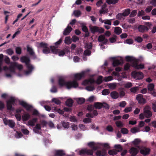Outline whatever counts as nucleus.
I'll return each instance as SVG.
<instances>
[{
	"mask_svg": "<svg viewBox=\"0 0 156 156\" xmlns=\"http://www.w3.org/2000/svg\"><path fill=\"white\" fill-rule=\"evenodd\" d=\"M58 84L60 87L66 86V88L69 89L72 88H76L78 86V83L76 80L66 81L62 78H60L58 80Z\"/></svg>",
	"mask_w": 156,
	"mask_h": 156,
	"instance_id": "1",
	"label": "nucleus"
},
{
	"mask_svg": "<svg viewBox=\"0 0 156 156\" xmlns=\"http://www.w3.org/2000/svg\"><path fill=\"white\" fill-rule=\"evenodd\" d=\"M88 145L92 148V149H88L87 148L82 149L80 151V154H86L87 155H92L93 154L94 151L96 150L98 148V146L95 145L94 142H89L88 143Z\"/></svg>",
	"mask_w": 156,
	"mask_h": 156,
	"instance_id": "2",
	"label": "nucleus"
},
{
	"mask_svg": "<svg viewBox=\"0 0 156 156\" xmlns=\"http://www.w3.org/2000/svg\"><path fill=\"white\" fill-rule=\"evenodd\" d=\"M51 52L54 54H58L59 56H63L65 55L66 52H69V50L66 48L64 50L60 51L59 49H58V47H56L54 46H51L50 47Z\"/></svg>",
	"mask_w": 156,
	"mask_h": 156,
	"instance_id": "3",
	"label": "nucleus"
},
{
	"mask_svg": "<svg viewBox=\"0 0 156 156\" xmlns=\"http://www.w3.org/2000/svg\"><path fill=\"white\" fill-rule=\"evenodd\" d=\"M16 101V99L12 97H11L9 100L6 101V107L8 110L13 111L14 108L12 107V105H14Z\"/></svg>",
	"mask_w": 156,
	"mask_h": 156,
	"instance_id": "4",
	"label": "nucleus"
},
{
	"mask_svg": "<svg viewBox=\"0 0 156 156\" xmlns=\"http://www.w3.org/2000/svg\"><path fill=\"white\" fill-rule=\"evenodd\" d=\"M48 44H47L44 43V42H41L39 44V47L40 48H42L43 52L44 54H48L50 52V49L48 47Z\"/></svg>",
	"mask_w": 156,
	"mask_h": 156,
	"instance_id": "5",
	"label": "nucleus"
},
{
	"mask_svg": "<svg viewBox=\"0 0 156 156\" xmlns=\"http://www.w3.org/2000/svg\"><path fill=\"white\" fill-rule=\"evenodd\" d=\"M114 147L116 149H119V150L118 151L114 149L109 150L108 151V153L110 155H116L117 154L118 152L122 150V148L120 145H115Z\"/></svg>",
	"mask_w": 156,
	"mask_h": 156,
	"instance_id": "6",
	"label": "nucleus"
},
{
	"mask_svg": "<svg viewBox=\"0 0 156 156\" xmlns=\"http://www.w3.org/2000/svg\"><path fill=\"white\" fill-rule=\"evenodd\" d=\"M91 32L93 34H95L96 32H98L100 34L102 33L104 31V30L102 28H99L97 26H94L90 27Z\"/></svg>",
	"mask_w": 156,
	"mask_h": 156,
	"instance_id": "7",
	"label": "nucleus"
},
{
	"mask_svg": "<svg viewBox=\"0 0 156 156\" xmlns=\"http://www.w3.org/2000/svg\"><path fill=\"white\" fill-rule=\"evenodd\" d=\"M132 76L136 80H141L144 77L143 74L142 72L133 71L131 73Z\"/></svg>",
	"mask_w": 156,
	"mask_h": 156,
	"instance_id": "8",
	"label": "nucleus"
},
{
	"mask_svg": "<svg viewBox=\"0 0 156 156\" xmlns=\"http://www.w3.org/2000/svg\"><path fill=\"white\" fill-rule=\"evenodd\" d=\"M89 71V70H87L85 71H82L80 73H76L74 75V77L75 79V80H80L82 78H84L86 73Z\"/></svg>",
	"mask_w": 156,
	"mask_h": 156,
	"instance_id": "9",
	"label": "nucleus"
},
{
	"mask_svg": "<svg viewBox=\"0 0 156 156\" xmlns=\"http://www.w3.org/2000/svg\"><path fill=\"white\" fill-rule=\"evenodd\" d=\"M136 99L139 104H144L146 102V100L143 98V96L141 94L136 95Z\"/></svg>",
	"mask_w": 156,
	"mask_h": 156,
	"instance_id": "10",
	"label": "nucleus"
},
{
	"mask_svg": "<svg viewBox=\"0 0 156 156\" xmlns=\"http://www.w3.org/2000/svg\"><path fill=\"white\" fill-rule=\"evenodd\" d=\"M27 51L29 53L30 55L33 57L34 59H36L37 58V57L33 49L31 47H30L28 45L27 46Z\"/></svg>",
	"mask_w": 156,
	"mask_h": 156,
	"instance_id": "11",
	"label": "nucleus"
},
{
	"mask_svg": "<svg viewBox=\"0 0 156 156\" xmlns=\"http://www.w3.org/2000/svg\"><path fill=\"white\" fill-rule=\"evenodd\" d=\"M19 104L25 108L27 111L30 110L33 107L32 105L28 104L24 101H19Z\"/></svg>",
	"mask_w": 156,
	"mask_h": 156,
	"instance_id": "12",
	"label": "nucleus"
},
{
	"mask_svg": "<svg viewBox=\"0 0 156 156\" xmlns=\"http://www.w3.org/2000/svg\"><path fill=\"white\" fill-rule=\"evenodd\" d=\"M106 154V150L105 148L101 150H98L95 153L96 156H105Z\"/></svg>",
	"mask_w": 156,
	"mask_h": 156,
	"instance_id": "13",
	"label": "nucleus"
},
{
	"mask_svg": "<svg viewBox=\"0 0 156 156\" xmlns=\"http://www.w3.org/2000/svg\"><path fill=\"white\" fill-rule=\"evenodd\" d=\"M138 31L141 33H144L149 30V28L145 25H140L137 27Z\"/></svg>",
	"mask_w": 156,
	"mask_h": 156,
	"instance_id": "14",
	"label": "nucleus"
},
{
	"mask_svg": "<svg viewBox=\"0 0 156 156\" xmlns=\"http://www.w3.org/2000/svg\"><path fill=\"white\" fill-rule=\"evenodd\" d=\"M20 60L22 63H25V65H28V63L30 62V58L26 56H23L21 57L20 58Z\"/></svg>",
	"mask_w": 156,
	"mask_h": 156,
	"instance_id": "15",
	"label": "nucleus"
},
{
	"mask_svg": "<svg viewBox=\"0 0 156 156\" xmlns=\"http://www.w3.org/2000/svg\"><path fill=\"white\" fill-rule=\"evenodd\" d=\"M150 151V149L144 147L140 151V153L143 155L146 156L149 154Z\"/></svg>",
	"mask_w": 156,
	"mask_h": 156,
	"instance_id": "16",
	"label": "nucleus"
},
{
	"mask_svg": "<svg viewBox=\"0 0 156 156\" xmlns=\"http://www.w3.org/2000/svg\"><path fill=\"white\" fill-rule=\"evenodd\" d=\"M4 123L5 125H8L11 128H13L15 125V122L12 120H4Z\"/></svg>",
	"mask_w": 156,
	"mask_h": 156,
	"instance_id": "17",
	"label": "nucleus"
},
{
	"mask_svg": "<svg viewBox=\"0 0 156 156\" xmlns=\"http://www.w3.org/2000/svg\"><path fill=\"white\" fill-rule=\"evenodd\" d=\"M26 65L28 70L26 71L25 73L26 74L28 75L32 72L33 70L34 69V67L30 64V62L28 63V65Z\"/></svg>",
	"mask_w": 156,
	"mask_h": 156,
	"instance_id": "18",
	"label": "nucleus"
},
{
	"mask_svg": "<svg viewBox=\"0 0 156 156\" xmlns=\"http://www.w3.org/2000/svg\"><path fill=\"white\" fill-rule=\"evenodd\" d=\"M144 113L146 118H149L152 116V113L151 112L150 110L146 109L145 108H144Z\"/></svg>",
	"mask_w": 156,
	"mask_h": 156,
	"instance_id": "19",
	"label": "nucleus"
},
{
	"mask_svg": "<svg viewBox=\"0 0 156 156\" xmlns=\"http://www.w3.org/2000/svg\"><path fill=\"white\" fill-rule=\"evenodd\" d=\"M129 152L132 156H135L138 153L139 151L136 148L132 147L130 149Z\"/></svg>",
	"mask_w": 156,
	"mask_h": 156,
	"instance_id": "20",
	"label": "nucleus"
},
{
	"mask_svg": "<svg viewBox=\"0 0 156 156\" xmlns=\"http://www.w3.org/2000/svg\"><path fill=\"white\" fill-rule=\"evenodd\" d=\"M123 63V60L122 59H115L113 62L112 65L113 67H116Z\"/></svg>",
	"mask_w": 156,
	"mask_h": 156,
	"instance_id": "21",
	"label": "nucleus"
},
{
	"mask_svg": "<svg viewBox=\"0 0 156 156\" xmlns=\"http://www.w3.org/2000/svg\"><path fill=\"white\" fill-rule=\"evenodd\" d=\"M72 28L70 26H68L63 32V35H69L72 31Z\"/></svg>",
	"mask_w": 156,
	"mask_h": 156,
	"instance_id": "22",
	"label": "nucleus"
},
{
	"mask_svg": "<svg viewBox=\"0 0 156 156\" xmlns=\"http://www.w3.org/2000/svg\"><path fill=\"white\" fill-rule=\"evenodd\" d=\"M110 96L112 99H116L119 98V95L117 92L115 91H114L110 93Z\"/></svg>",
	"mask_w": 156,
	"mask_h": 156,
	"instance_id": "23",
	"label": "nucleus"
},
{
	"mask_svg": "<svg viewBox=\"0 0 156 156\" xmlns=\"http://www.w3.org/2000/svg\"><path fill=\"white\" fill-rule=\"evenodd\" d=\"M95 81L94 79H90L89 80H86L83 81V84L86 85L90 83L91 84H92L95 83Z\"/></svg>",
	"mask_w": 156,
	"mask_h": 156,
	"instance_id": "24",
	"label": "nucleus"
},
{
	"mask_svg": "<svg viewBox=\"0 0 156 156\" xmlns=\"http://www.w3.org/2000/svg\"><path fill=\"white\" fill-rule=\"evenodd\" d=\"M65 154V153L63 150H59L56 151L54 156H64Z\"/></svg>",
	"mask_w": 156,
	"mask_h": 156,
	"instance_id": "25",
	"label": "nucleus"
},
{
	"mask_svg": "<svg viewBox=\"0 0 156 156\" xmlns=\"http://www.w3.org/2000/svg\"><path fill=\"white\" fill-rule=\"evenodd\" d=\"M22 120L23 122L27 121L30 118V115L28 113H25L22 116Z\"/></svg>",
	"mask_w": 156,
	"mask_h": 156,
	"instance_id": "26",
	"label": "nucleus"
},
{
	"mask_svg": "<svg viewBox=\"0 0 156 156\" xmlns=\"http://www.w3.org/2000/svg\"><path fill=\"white\" fill-rule=\"evenodd\" d=\"M53 112H57L60 114L63 115L64 114V111L61 110L60 108L57 109L56 107H52Z\"/></svg>",
	"mask_w": 156,
	"mask_h": 156,
	"instance_id": "27",
	"label": "nucleus"
},
{
	"mask_svg": "<svg viewBox=\"0 0 156 156\" xmlns=\"http://www.w3.org/2000/svg\"><path fill=\"white\" fill-rule=\"evenodd\" d=\"M73 101L71 99H68L65 102L66 105L69 107H71L73 105Z\"/></svg>",
	"mask_w": 156,
	"mask_h": 156,
	"instance_id": "28",
	"label": "nucleus"
},
{
	"mask_svg": "<svg viewBox=\"0 0 156 156\" xmlns=\"http://www.w3.org/2000/svg\"><path fill=\"white\" fill-rule=\"evenodd\" d=\"M15 67L14 66L13 62L11 63V65L9 67V70L11 73H15Z\"/></svg>",
	"mask_w": 156,
	"mask_h": 156,
	"instance_id": "29",
	"label": "nucleus"
},
{
	"mask_svg": "<svg viewBox=\"0 0 156 156\" xmlns=\"http://www.w3.org/2000/svg\"><path fill=\"white\" fill-rule=\"evenodd\" d=\"M132 62V66L133 67L136 69V68L137 67V66L139 63L138 61L134 58L133 59V60Z\"/></svg>",
	"mask_w": 156,
	"mask_h": 156,
	"instance_id": "30",
	"label": "nucleus"
},
{
	"mask_svg": "<svg viewBox=\"0 0 156 156\" xmlns=\"http://www.w3.org/2000/svg\"><path fill=\"white\" fill-rule=\"evenodd\" d=\"M102 103L99 102H95L94 104V107L96 109H100L102 108Z\"/></svg>",
	"mask_w": 156,
	"mask_h": 156,
	"instance_id": "31",
	"label": "nucleus"
},
{
	"mask_svg": "<svg viewBox=\"0 0 156 156\" xmlns=\"http://www.w3.org/2000/svg\"><path fill=\"white\" fill-rule=\"evenodd\" d=\"M122 32V29L119 27H115L114 30V32L117 34L119 35Z\"/></svg>",
	"mask_w": 156,
	"mask_h": 156,
	"instance_id": "32",
	"label": "nucleus"
},
{
	"mask_svg": "<svg viewBox=\"0 0 156 156\" xmlns=\"http://www.w3.org/2000/svg\"><path fill=\"white\" fill-rule=\"evenodd\" d=\"M14 66L15 68H17L19 70H21L23 69V66L21 64H19L16 62H13Z\"/></svg>",
	"mask_w": 156,
	"mask_h": 156,
	"instance_id": "33",
	"label": "nucleus"
},
{
	"mask_svg": "<svg viewBox=\"0 0 156 156\" xmlns=\"http://www.w3.org/2000/svg\"><path fill=\"white\" fill-rule=\"evenodd\" d=\"M106 39H107L105 38V37L104 35H101L98 37V42H103L105 41Z\"/></svg>",
	"mask_w": 156,
	"mask_h": 156,
	"instance_id": "34",
	"label": "nucleus"
},
{
	"mask_svg": "<svg viewBox=\"0 0 156 156\" xmlns=\"http://www.w3.org/2000/svg\"><path fill=\"white\" fill-rule=\"evenodd\" d=\"M122 13H123L124 16H126L130 13V10L129 9H125Z\"/></svg>",
	"mask_w": 156,
	"mask_h": 156,
	"instance_id": "35",
	"label": "nucleus"
},
{
	"mask_svg": "<svg viewBox=\"0 0 156 156\" xmlns=\"http://www.w3.org/2000/svg\"><path fill=\"white\" fill-rule=\"evenodd\" d=\"M64 42L65 44H70L72 42L70 37H66L65 38Z\"/></svg>",
	"mask_w": 156,
	"mask_h": 156,
	"instance_id": "36",
	"label": "nucleus"
},
{
	"mask_svg": "<svg viewBox=\"0 0 156 156\" xmlns=\"http://www.w3.org/2000/svg\"><path fill=\"white\" fill-rule=\"evenodd\" d=\"M141 142V140L140 139L137 138L134 139V141L133 142V143L136 146L139 145Z\"/></svg>",
	"mask_w": 156,
	"mask_h": 156,
	"instance_id": "37",
	"label": "nucleus"
},
{
	"mask_svg": "<svg viewBox=\"0 0 156 156\" xmlns=\"http://www.w3.org/2000/svg\"><path fill=\"white\" fill-rule=\"evenodd\" d=\"M106 2L108 4H115L118 2V0H106Z\"/></svg>",
	"mask_w": 156,
	"mask_h": 156,
	"instance_id": "38",
	"label": "nucleus"
},
{
	"mask_svg": "<svg viewBox=\"0 0 156 156\" xmlns=\"http://www.w3.org/2000/svg\"><path fill=\"white\" fill-rule=\"evenodd\" d=\"M154 87V85L153 83H150L147 86V88L148 90L150 91H152Z\"/></svg>",
	"mask_w": 156,
	"mask_h": 156,
	"instance_id": "39",
	"label": "nucleus"
},
{
	"mask_svg": "<svg viewBox=\"0 0 156 156\" xmlns=\"http://www.w3.org/2000/svg\"><path fill=\"white\" fill-rule=\"evenodd\" d=\"M131 132L133 133H135L137 132H140V130L139 129H138L137 127H134L132 128L131 129Z\"/></svg>",
	"mask_w": 156,
	"mask_h": 156,
	"instance_id": "40",
	"label": "nucleus"
},
{
	"mask_svg": "<svg viewBox=\"0 0 156 156\" xmlns=\"http://www.w3.org/2000/svg\"><path fill=\"white\" fill-rule=\"evenodd\" d=\"M138 90L139 88L138 87H133L130 89L131 92L133 93H136Z\"/></svg>",
	"mask_w": 156,
	"mask_h": 156,
	"instance_id": "41",
	"label": "nucleus"
},
{
	"mask_svg": "<svg viewBox=\"0 0 156 156\" xmlns=\"http://www.w3.org/2000/svg\"><path fill=\"white\" fill-rule=\"evenodd\" d=\"M124 17V16L123 13H119L116 16V19L120 20L122 19Z\"/></svg>",
	"mask_w": 156,
	"mask_h": 156,
	"instance_id": "42",
	"label": "nucleus"
},
{
	"mask_svg": "<svg viewBox=\"0 0 156 156\" xmlns=\"http://www.w3.org/2000/svg\"><path fill=\"white\" fill-rule=\"evenodd\" d=\"M52 101L57 105H59L61 103L60 101L56 98H53L52 99Z\"/></svg>",
	"mask_w": 156,
	"mask_h": 156,
	"instance_id": "43",
	"label": "nucleus"
},
{
	"mask_svg": "<svg viewBox=\"0 0 156 156\" xmlns=\"http://www.w3.org/2000/svg\"><path fill=\"white\" fill-rule=\"evenodd\" d=\"M115 124L119 128H121L123 126V125L121 121H117L115 122Z\"/></svg>",
	"mask_w": 156,
	"mask_h": 156,
	"instance_id": "44",
	"label": "nucleus"
},
{
	"mask_svg": "<svg viewBox=\"0 0 156 156\" xmlns=\"http://www.w3.org/2000/svg\"><path fill=\"white\" fill-rule=\"evenodd\" d=\"M111 20H103V21H101V22L102 23H104L105 24H108V25H111Z\"/></svg>",
	"mask_w": 156,
	"mask_h": 156,
	"instance_id": "45",
	"label": "nucleus"
},
{
	"mask_svg": "<svg viewBox=\"0 0 156 156\" xmlns=\"http://www.w3.org/2000/svg\"><path fill=\"white\" fill-rule=\"evenodd\" d=\"M86 89L88 91H91L94 90L95 88L94 86L90 85L87 86Z\"/></svg>",
	"mask_w": 156,
	"mask_h": 156,
	"instance_id": "46",
	"label": "nucleus"
},
{
	"mask_svg": "<svg viewBox=\"0 0 156 156\" xmlns=\"http://www.w3.org/2000/svg\"><path fill=\"white\" fill-rule=\"evenodd\" d=\"M85 101V100L83 98H79L78 99L77 102L79 104H81L84 103Z\"/></svg>",
	"mask_w": 156,
	"mask_h": 156,
	"instance_id": "47",
	"label": "nucleus"
},
{
	"mask_svg": "<svg viewBox=\"0 0 156 156\" xmlns=\"http://www.w3.org/2000/svg\"><path fill=\"white\" fill-rule=\"evenodd\" d=\"M102 77L101 76H99L97 78L96 81V83L98 84H99L101 83L102 82Z\"/></svg>",
	"mask_w": 156,
	"mask_h": 156,
	"instance_id": "48",
	"label": "nucleus"
},
{
	"mask_svg": "<svg viewBox=\"0 0 156 156\" xmlns=\"http://www.w3.org/2000/svg\"><path fill=\"white\" fill-rule=\"evenodd\" d=\"M121 132L123 134H127L128 133V130L125 128H122L121 130Z\"/></svg>",
	"mask_w": 156,
	"mask_h": 156,
	"instance_id": "49",
	"label": "nucleus"
},
{
	"mask_svg": "<svg viewBox=\"0 0 156 156\" xmlns=\"http://www.w3.org/2000/svg\"><path fill=\"white\" fill-rule=\"evenodd\" d=\"M137 13V11L136 10H133L129 15L130 17H134L136 14Z\"/></svg>",
	"mask_w": 156,
	"mask_h": 156,
	"instance_id": "50",
	"label": "nucleus"
},
{
	"mask_svg": "<svg viewBox=\"0 0 156 156\" xmlns=\"http://www.w3.org/2000/svg\"><path fill=\"white\" fill-rule=\"evenodd\" d=\"M110 92L108 89H105L102 91V94L104 95H106L108 94Z\"/></svg>",
	"mask_w": 156,
	"mask_h": 156,
	"instance_id": "51",
	"label": "nucleus"
},
{
	"mask_svg": "<svg viewBox=\"0 0 156 156\" xmlns=\"http://www.w3.org/2000/svg\"><path fill=\"white\" fill-rule=\"evenodd\" d=\"M92 47V43L91 42L87 43L86 44L85 47L88 49H91Z\"/></svg>",
	"mask_w": 156,
	"mask_h": 156,
	"instance_id": "52",
	"label": "nucleus"
},
{
	"mask_svg": "<svg viewBox=\"0 0 156 156\" xmlns=\"http://www.w3.org/2000/svg\"><path fill=\"white\" fill-rule=\"evenodd\" d=\"M16 52L17 54L20 55L22 52V49L20 47H17L16 48Z\"/></svg>",
	"mask_w": 156,
	"mask_h": 156,
	"instance_id": "53",
	"label": "nucleus"
},
{
	"mask_svg": "<svg viewBox=\"0 0 156 156\" xmlns=\"http://www.w3.org/2000/svg\"><path fill=\"white\" fill-rule=\"evenodd\" d=\"M10 12L7 11H4V14L5 15H6V16L5 17V23L6 24L7 22V20H8V18L9 17V15H7L6 14L7 13H9Z\"/></svg>",
	"mask_w": 156,
	"mask_h": 156,
	"instance_id": "54",
	"label": "nucleus"
},
{
	"mask_svg": "<svg viewBox=\"0 0 156 156\" xmlns=\"http://www.w3.org/2000/svg\"><path fill=\"white\" fill-rule=\"evenodd\" d=\"M74 14L75 16L78 17L81 15V13L80 11L75 10L74 11Z\"/></svg>",
	"mask_w": 156,
	"mask_h": 156,
	"instance_id": "55",
	"label": "nucleus"
},
{
	"mask_svg": "<svg viewBox=\"0 0 156 156\" xmlns=\"http://www.w3.org/2000/svg\"><path fill=\"white\" fill-rule=\"evenodd\" d=\"M6 53L9 55H12L14 53L13 51L11 48H9L6 50Z\"/></svg>",
	"mask_w": 156,
	"mask_h": 156,
	"instance_id": "56",
	"label": "nucleus"
},
{
	"mask_svg": "<svg viewBox=\"0 0 156 156\" xmlns=\"http://www.w3.org/2000/svg\"><path fill=\"white\" fill-rule=\"evenodd\" d=\"M134 58L131 56H127L126 57L125 59L127 62H132Z\"/></svg>",
	"mask_w": 156,
	"mask_h": 156,
	"instance_id": "57",
	"label": "nucleus"
},
{
	"mask_svg": "<svg viewBox=\"0 0 156 156\" xmlns=\"http://www.w3.org/2000/svg\"><path fill=\"white\" fill-rule=\"evenodd\" d=\"M132 86V84L130 82H128L124 85V87L126 88H129Z\"/></svg>",
	"mask_w": 156,
	"mask_h": 156,
	"instance_id": "58",
	"label": "nucleus"
},
{
	"mask_svg": "<svg viewBox=\"0 0 156 156\" xmlns=\"http://www.w3.org/2000/svg\"><path fill=\"white\" fill-rule=\"evenodd\" d=\"M113 78L112 76H109L105 78L104 80L106 82H108L112 80H113Z\"/></svg>",
	"mask_w": 156,
	"mask_h": 156,
	"instance_id": "59",
	"label": "nucleus"
},
{
	"mask_svg": "<svg viewBox=\"0 0 156 156\" xmlns=\"http://www.w3.org/2000/svg\"><path fill=\"white\" fill-rule=\"evenodd\" d=\"M72 40L74 42H76L79 40V38L78 37L75 35H74L72 37Z\"/></svg>",
	"mask_w": 156,
	"mask_h": 156,
	"instance_id": "60",
	"label": "nucleus"
},
{
	"mask_svg": "<svg viewBox=\"0 0 156 156\" xmlns=\"http://www.w3.org/2000/svg\"><path fill=\"white\" fill-rule=\"evenodd\" d=\"M109 87L111 89H115L116 87V85L114 83H110L109 84Z\"/></svg>",
	"mask_w": 156,
	"mask_h": 156,
	"instance_id": "61",
	"label": "nucleus"
},
{
	"mask_svg": "<svg viewBox=\"0 0 156 156\" xmlns=\"http://www.w3.org/2000/svg\"><path fill=\"white\" fill-rule=\"evenodd\" d=\"M69 124L68 122H64L62 123V125L64 128H68L69 127Z\"/></svg>",
	"mask_w": 156,
	"mask_h": 156,
	"instance_id": "62",
	"label": "nucleus"
},
{
	"mask_svg": "<svg viewBox=\"0 0 156 156\" xmlns=\"http://www.w3.org/2000/svg\"><path fill=\"white\" fill-rule=\"evenodd\" d=\"M126 103L125 101H122L119 103V106L122 108L124 107Z\"/></svg>",
	"mask_w": 156,
	"mask_h": 156,
	"instance_id": "63",
	"label": "nucleus"
},
{
	"mask_svg": "<svg viewBox=\"0 0 156 156\" xmlns=\"http://www.w3.org/2000/svg\"><path fill=\"white\" fill-rule=\"evenodd\" d=\"M106 129L109 132H112L113 130L112 126L111 125H109L106 127Z\"/></svg>",
	"mask_w": 156,
	"mask_h": 156,
	"instance_id": "64",
	"label": "nucleus"
}]
</instances>
